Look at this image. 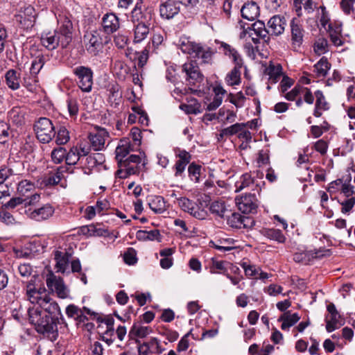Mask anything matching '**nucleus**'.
Here are the masks:
<instances>
[{
    "mask_svg": "<svg viewBox=\"0 0 355 355\" xmlns=\"http://www.w3.org/2000/svg\"><path fill=\"white\" fill-rule=\"evenodd\" d=\"M227 223L232 228L241 229L248 226L246 222H249L250 218L241 215L239 213L233 212L230 215L227 214Z\"/></svg>",
    "mask_w": 355,
    "mask_h": 355,
    "instance_id": "nucleus-23",
    "label": "nucleus"
},
{
    "mask_svg": "<svg viewBox=\"0 0 355 355\" xmlns=\"http://www.w3.org/2000/svg\"><path fill=\"white\" fill-rule=\"evenodd\" d=\"M178 159L175 162L173 166L175 169V176L181 177L185 170V168L188 164H189L191 155L185 150H179L178 153L176 154Z\"/></svg>",
    "mask_w": 355,
    "mask_h": 355,
    "instance_id": "nucleus-19",
    "label": "nucleus"
},
{
    "mask_svg": "<svg viewBox=\"0 0 355 355\" xmlns=\"http://www.w3.org/2000/svg\"><path fill=\"white\" fill-rule=\"evenodd\" d=\"M151 52V44H147L137 57V64L142 68L147 62L149 53Z\"/></svg>",
    "mask_w": 355,
    "mask_h": 355,
    "instance_id": "nucleus-58",
    "label": "nucleus"
},
{
    "mask_svg": "<svg viewBox=\"0 0 355 355\" xmlns=\"http://www.w3.org/2000/svg\"><path fill=\"white\" fill-rule=\"evenodd\" d=\"M257 162L259 166H266L270 163V150L266 146L258 153Z\"/></svg>",
    "mask_w": 355,
    "mask_h": 355,
    "instance_id": "nucleus-51",
    "label": "nucleus"
},
{
    "mask_svg": "<svg viewBox=\"0 0 355 355\" xmlns=\"http://www.w3.org/2000/svg\"><path fill=\"white\" fill-rule=\"evenodd\" d=\"M330 67L331 64L328 62L327 59L322 57L314 65V71L316 73L318 77H324L327 74Z\"/></svg>",
    "mask_w": 355,
    "mask_h": 355,
    "instance_id": "nucleus-38",
    "label": "nucleus"
},
{
    "mask_svg": "<svg viewBox=\"0 0 355 355\" xmlns=\"http://www.w3.org/2000/svg\"><path fill=\"white\" fill-rule=\"evenodd\" d=\"M148 205L150 209L157 214H161L167 209L166 202L160 196H151L148 199Z\"/></svg>",
    "mask_w": 355,
    "mask_h": 355,
    "instance_id": "nucleus-24",
    "label": "nucleus"
},
{
    "mask_svg": "<svg viewBox=\"0 0 355 355\" xmlns=\"http://www.w3.org/2000/svg\"><path fill=\"white\" fill-rule=\"evenodd\" d=\"M35 11L33 6H28L24 8V16L21 15L23 19L24 25L26 28L33 27L35 21Z\"/></svg>",
    "mask_w": 355,
    "mask_h": 355,
    "instance_id": "nucleus-40",
    "label": "nucleus"
},
{
    "mask_svg": "<svg viewBox=\"0 0 355 355\" xmlns=\"http://www.w3.org/2000/svg\"><path fill=\"white\" fill-rule=\"evenodd\" d=\"M95 207L98 214H103L110 208V204L106 199L98 200Z\"/></svg>",
    "mask_w": 355,
    "mask_h": 355,
    "instance_id": "nucleus-62",
    "label": "nucleus"
},
{
    "mask_svg": "<svg viewBox=\"0 0 355 355\" xmlns=\"http://www.w3.org/2000/svg\"><path fill=\"white\" fill-rule=\"evenodd\" d=\"M119 169L116 171V174L119 178L125 179L130 175L138 173V167L130 164L129 162H121L118 164Z\"/></svg>",
    "mask_w": 355,
    "mask_h": 355,
    "instance_id": "nucleus-33",
    "label": "nucleus"
},
{
    "mask_svg": "<svg viewBox=\"0 0 355 355\" xmlns=\"http://www.w3.org/2000/svg\"><path fill=\"white\" fill-rule=\"evenodd\" d=\"M6 82L8 87L12 89L17 90L20 87V74L15 69L8 70L5 75Z\"/></svg>",
    "mask_w": 355,
    "mask_h": 355,
    "instance_id": "nucleus-32",
    "label": "nucleus"
},
{
    "mask_svg": "<svg viewBox=\"0 0 355 355\" xmlns=\"http://www.w3.org/2000/svg\"><path fill=\"white\" fill-rule=\"evenodd\" d=\"M239 209L244 214L254 213L258 207L255 194L248 193L236 198Z\"/></svg>",
    "mask_w": 355,
    "mask_h": 355,
    "instance_id": "nucleus-13",
    "label": "nucleus"
},
{
    "mask_svg": "<svg viewBox=\"0 0 355 355\" xmlns=\"http://www.w3.org/2000/svg\"><path fill=\"white\" fill-rule=\"evenodd\" d=\"M211 243L215 249L220 252H227L234 248V240L230 238L219 239L215 242H211Z\"/></svg>",
    "mask_w": 355,
    "mask_h": 355,
    "instance_id": "nucleus-35",
    "label": "nucleus"
},
{
    "mask_svg": "<svg viewBox=\"0 0 355 355\" xmlns=\"http://www.w3.org/2000/svg\"><path fill=\"white\" fill-rule=\"evenodd\" d=\"M248 123H234L227 128H223V134L227 135L228 137L233 136L234 135H239V133L242 130L243 127H247Z\"/></svg>",
    "mask_w": 355,
    "mask_h": 355,
    "instance_id": "nucleus-55",
    "label": "nucleus"
},
{
    "mask_svg": "<svg viewBox=\"0 0 355 355\" xmlns=\"http://www.w3.org/2000/svg\"><path fill=\"white\" fill-rule=\"evenodd\" d=\"M28 313L29 321L35 326L37 333L43 334L51 341L58 338V319L49 316L46 313H42L39 308H28Z\"/></svg>",
    "mask_w": 355,
    "mask_h": 355,
    "instance_id": "nucleus-3",
    "label": "nucleus"
},
{
    "mask_svg": "<svg viewBox=\"0 0 355 355\" xmlns=\"http://www.w3.org/2000/svg\"><path fill=\"white\" fill-rule=\"evenodd\" d=\"M264 73L269 76V83L275 84L282 76V67L279 64H275L270 62L269 65L265 69Z\"/></svg>",
    "mask_w": 355,
    "mask_h": 355,
    "instance_id": "nucleus-26",
    "label": "nucleus"
},
{
    "mask_svg": "<svg viewBox=\"0 0 355 355\" xmlns=\"http://www.w3.org/2000/svg\"><path fill=\"white\" fill-rule=\"evenodd\" d=\"M152 332V329L149 327L142 326L140 323H134L132 326L128 336L130 339L137 338H143L146 337Z\"/></svg>",
    "mask_w": 355,
    "mask_h": 355,
    "instance_id": "nucleus-29",
    "label": "nucleus"
},
{
    "mask_svg": "<svg viewBox=\"0 0 355 355\" xmlns=\"http://www.w3.org/2000/svg\"><path fill=\"white\" fill-rule=\"evenodd\" d=\"M234 67L226 76L225 82L230 86L238 85L241 83V69Z\"/></svg>",
    "mask_w": 355,
    "mask_h": 355,
    "instance_id": "nucleus-39",
    "label": "nucleus"
},
{
    "mask_svg": "<svg viewBox=\"0 0 355 355\" xmlns=\"http://www.w3.org/2000/svg\"><path fill=\"white\" fill-rule=\"evenodd\" d=\"M55 260L56 261L55 268L57 272H64L69 262L67 253L56 251L55 252Z\"/></svg>",
    "mask_w": 355,
    "mask_h": 355,
    "instance_id": "nucleus-37",
    "label": "nucleus"
},
{
    "mask_svg": "<svg viewBox=\"0 0 355 355\" xmlns=\"http://www.w3.org/2000/svg\"><path fill=\"white\" fill-rule=\"evenodd\" d=\"M33 128L37 139L42 144H49L55 136V128L46 117H40Z\"/></svg>",
    "mask_w": 355,
    "mask_h": 355,
    "instance_id": "nucleus-7",
    "label": "nucleus"
},
{
    "mask_svg": "<svg viewBox=\"0 0 355 355\" xmlns=\"http://www.w3.org/2000/svg\"><path fill=\"white\" fill-rule=\"evenodd\" d=\"M207 3L205 15L209 18H214L218 15L217 8L215 6L216 0H205Z\"/></svg>",
    "mask_w": 355,
    "mask_h": 355,
    "instance_id": "nucleus-61",
    "label": "nucleus"
},
{
    "mask_svg": "<svg viewBox=\"0 0 355 355\" xmlns=\"http://www.w3.org/2000/svg\"><path fill=\"white\" fill-rule=\"evenodd\" d=\"M65 167L59 166L55 170L51 171L43 180L45 186H54L58 184L63 178Z\"/></svg>",
    "mask_w": 355,
    "mask_h": 355,
    "instance_id": "nucleus-25",
    "label": "nucleus"
},
{
    "mask_svg": "<svg viewBox=\"0 0 355 355\" xmlns=\"http://www.w3.org/2000/svg\"><path fill=\"white\" fill-rule=\"evenodd\" d=\"M123 260L128 265H134L137 263L136 252L133 248H128L127 252L124 253Z\"/></svg>",
    "mask_w": 355,
    "mask_h": 355,
    "instance_id": "nucleus-60",
    "label": "nucleus"
},
{
    "mask_svg": "<svg viewBox=\"0 0 355 355\" xmlns=\"http://www.w3.org/2000/svg\"><path fill=\"white\" fill-rule=\"evenodd\" d=\"M329 36L332 43L336 46H340L343 44V41L341 35V28L340 26L333 28L331 25H329Z\"/></svg>",
    "mask_w": 355,
    "mask_h": 355,
    "instance_id": "nucleus-45",
    "label": "nucleus"
},
{
    "mask_svg": "<svg viewBox=\"0 0 355 355\" xmlns=\"http://www.w3.org/2000/svg\"><path fill=\"white\" fill-rule=\"evenodd\" d=\"M41 292L37 291L34 284L28 282L26 286V295L28 300L32 304H40V301L44 299V297L41 296Z\"/></svg>",
    "mask_w": 355,
    "mask_h": 355,
    "instance_id": "nucleus-34",
    "label": "nucleus"
},
{
    "mask_svg": "<svg viewBox=\"0 0 355 355\" xmlns=\"http://www.w3.org/2000/svg\"><path fill=\"white\" fill-rule=\"evenodd\" d=\"M229 101L234 104L237 108H240L244 106L245 97L241 92L233 94L230 93L228 95Z\"/></svg>",
    "mask_w": 355,
    "mask_h": 355,
    "instance_id": "nucleus-54",
    "label": "nucleus"
},
{
    "mask_svg": "<svg viewBox=\"0 0 355 355\" xmlns=\"http://www.w3.org/2000/svg\"><path fill=\"white\" fill-rule=\"evenodd\" d=\"M254 184V180H252L251 175L249 173L243 174L238 180L236 184V191H240L245 188L250 187Z\"/></svg>",
    "mask_w": 355,
    "mask_h": 355,
    "instance_id": "nucleus-46",
    "label": "nucleus"
},
{
    "mask_svg": "<svg viewBox=\"0 0 355 355\" xmlns=\"http://www.w3.org/2000/svg\"><path fill=\"white\" fill-rule=\"evenodd\" d=\"M35 189L34 184L26 180L19 182L17 186V193L22 198H26Z\"/></svg>",
    "mask_w": 355,
    "mask_h": 355,
    "instance_id": "nucleus-42",
    "label": "nucleus"
},
{
    "mask_svg": "<svg viewBox=\"0 0 355 355\" xmlns=\"http://www.w3.org/2000/svg\"><path fill=\"white\" fill-rule=\"evenodd\" d=\"M225 263L227 262L223 261H217L214 259H212L209 265V271L211 273H223L225 275L226 268Z\"/></svg>",
    "mask_w": 355,
    "mask_h": 355,
    "instance_id": "nucleus-52",
    "label": "nucleus"
},
{
    "mask_svg": "<svg viewBox=\"0 0 355 355\" xmlns=\"http://www.w3.org/2000/svg\"><path fill=\"white\" fill-rule=\"evenodd\" d=\"M198 3V0H162L160 16L167 19H171L180 11L181 6L193 7Z\"/></svg>",
    "mask_w": 355,
    "mask_h": 355,
    "instance_id": "nucleus-6",
    "label": "nucleus"
},
{
    "mask_svg": "<svg viewBox=\"0 0 355 355\" xmlns=\"http://www.w3.org/2000/svg\"><path fill=\"white\" fill-rule=\"evenodd\" d=\"M55 209L50 204H45L38 208L30 207L25 211L26 216L35 221H43L53 216Z\"/></svg>",
    "mask_w": 355,
    "mask_h": 355,
    "instance_id": "nucleus-12",
    "label": "nucleus"
},
{
    "mask_svg": "<svg viewBox=\"0 0 355 355\" xmlns=\"http://www.w3.org/2000/svg\"><path fill=\"white\" fill-rule=\"evenodd\" d=\"M342 205L341 211L344 214L347 213L352 210L353 207L355 205V198L352 197L350 198L346 199L344 201L340 202Z\"/></svg>",
    "mask_w": 355,
    "mask_h": 355,
    "instance_id": "nucleus-63",
    "label": "nucleus"
},
{
    "mask_svg": "<svg viewBox=\"0 0 355 355\" xmlns=\"http://www.w3.org/2000/svg\"><path fill=\"white\" fill-rule=\"evenodd\" d=\"M131 150V144L126 140H121L120 144L116 148V159L118 162V164L123 162Z\"/></svg>",
    "mask_w": 355,
    "mask_h": 355,
    "instance_id": "nucleus-31",
    "label": "nucleus"
},
{
    "mask_svg": "<svg viewBox=\"0 0 355 355\" xmlns=\"http://www.w3.org/2000/svg\"><path fill=\"white\" fill-rule=\"evenodd\" d=\"M76 76L78 87L83 92H89L93 85V71L91 68L85 66H78L73 69Z\"/></svg>",
    "mask_w": 355,
    "mask_h": 355,
    "instance_id": "nucleus-8",
    "label": "nucleus"
},
{
    "mask_svg": "<svg viewBox=\"0 0 355 355\" xmlns=\"http://www.w3.org/2000/svg\"><path fill=\"white\" fill-rule=\"evenodd\" d=\"M241 29L243 31L241 33L240 37L243 38L247 34L250 37H252V41L254 44L259 43V39H262L267 42L269 40V32L268 28L266 27V25L262 21H257L252 25H247L240 21L239 22Z\"/></svg>",
    "mask_w": 355,
    "mask_h": 355,
    "instance_id": "nucleus-5",
    "label": "nucleus"
},
{
    "mask_svg": "<svg viewBox=\"0 0 355 355\" xmlns=\"http://www.w3.org/2000/svg\"><path fill=\"white\" fill-rule=\"evenodd\" d=\"M328 51V42L324 37L318 38L314 44V51L318 55L325 53Z\"/></svg>",
    "mask_w": 355,
    "mask_h": 355,
    "instance_id": "nucleus-56",
    "label": "nucleus"
},
{
    "mask_svg": "<svg viewBox=\"0 0 355 355\" xmlns=\"http://www.w3.org/2000/svg\"><path fill=\"white\" fill-rule=\"evenodd\" d=\"M67 107L69 114L73 116L78 112V103L76 99L70 98L67 101Z\"/></svg>",
    "mask_w": 355,
    "mask_h": 355,
    "instance_id": "nucleus-64",
    "label": "nucleus"
},
{
    "mask_svg": "<svg viewBox=\"0 0 355 355\" xmlns=\"http://www.w3.org/2000/svg\"><path fill=\"white\" fill-rule=\"evenodd\" d=\"M329 250H326L323 248H320L318 250H310L306 253H300V254H295L293 259L296 262L303 261L304 257H306V254L311 256L312 258H322V257L326 255V253H329Z\"/></svg>",
    "mask_w": 355,
    "mask_h": 355,
    "instance_id": "nucleus-36",
    "label": "nucleus"
},
{
    "mask_svg": "<svg viewBox=\"0 0 355 355\" xmlns=\"http://www.w3.org/2000/svg\"><path fill=\"white\" fill-rule=\"evenodd\" d=\"M300 319L297 313L291 314L290 311L284 312L279 318L278 321L282 322L281 328L282 330H288L289 328L296 324Z\"/></svg>",
    "mask_w": 355,
    "mask_h": 355,
    "instance_id": "nucleus-28",
    "label": "nucleus"
},
{
    "mask_svg": "<svg viewBox=\"0 0 355 355\" xmlns=\"http://www.w3.org/2000/svg\"><path fill=\"white\" fill-rule=\"evenodd\" d=\"M182 71L186 74V80L190 85H195L203 80V75L196 61L191 60L182 65Z\"/></svg>",
    "mask_w": 355,
    "mask_h": 355,
    "instance_id": "nucleus-11",
    "label": "nucleus"
},
{
    "mask_svg": "<svg viewBox=\"0 0 355 355\" xmlns=\"http://www.w3.org/2000/svg\"><path fill=\"white\" fill-rule=\"evenodd\" d=\"M129 42V37L126 33H118L114 37V43L119 49H124Z\"/></svg>",
    "mask_w": 355,
    "mask_h": 355,
    "instance_id": "nucleus-57",
    "label": "nucleus"
},
{
    "mask_svg": "<svg viewBox=\"0 0 355 355\" xmlns=\"http://www.w3.org/2000/svg\"><path fill=\"white\" fill-rule=\"evenodd\" d=\"M108 137V132L103 128L98 130L95 133H90L89 136L92 147L94 150H101L103 149L105 141Z\"/></svg>",
    "mask_w": 355,
    "mask_h": 355,
    "instance_id": "nucleus-20",
    "label": "nucleus"
},
{
    "mask_svg": "<svg viewBox=\"0 0 355 355\" xmlns=\"http://www.w3.org/2000/svg\"><path fill=\"white\" fill-rule=\"evenodd\" d=\"M97 320L106 324L107 329L105 331V335L112 337L114 334V320L112 316L107 315L104 317L103 318L98 316L97 318Z\"/></svg>",
    "mask_w": 355,
    "mask_h": 355,
    "instance_id": "nucleus-50",
    "label": "nucleus"
},
{
    "mask_svg": "<svg viewBox=\"0 0 355 355\" xmlns=\"http://www.w3.org/2000/svg\"><path fill=\"white\" fill-rule=\"evenodd\" d=\"M80 159V151L77 147H72L68 153L66 152L65 162L68 165H75Z\"/></svg>",
    "mask_w": 355,
    "mask_h": 355,
    "instance_id": "nucleus-49",
    "label": "nucleus"
},
{
    "mask_svg": "<svg viewBox=\"0 0 355 355\" xmlns=\"http://www.w3.org/2000/svg\"><path fill=\"white\" fill-rule=\"evenodd\" d=\"M101 26L105 34H112L120 28L119 18L113 12L106 13L102 17Z\"/></svg>",
    "mask_w": 355,
    "mask_h": 355,
    "instance_id": "nucleus-15",
    "label": "nucleus"
},
{
    "mask_svg": "<svg viewBox=\"0 0 355 355\" xmlns=\"http://www.w3.org/2000/svg\"><path fill=\"white\" fill-rule=\"evenodd\" d=\"M46 285L51 291L55 292L58 297L65 299L69 295V291L62 278L57 277L52 271H49L46 279Z\"/></svg>",
    "mask_w": 355,
    "mask_h": 355,
    "instance_id": "nucleus-9",
    "label": "nucleus"
},
{
    "mask_svg": "<svg viewBox=\"0 0 355 355\" xmlns=\"http://www.w3.org/2000/svg\"><path fill=\"white\" fill-rule=\"evenodd\" d=\"M8 118L15 124H21L24 121V113L19 107H12L8 112Z\"/></svg>",
    "mask_w": 355,
    "mask_h": 355,
    "instance_id": "nucleus-44",
    "label": "nucleus"
},
{
    "mask_svg": "<svg viewBox=\"0 0 355 355\" xmlns=\"http://www.w3.org/2000/svg\"><path fill=\"white\" fill-rule=\"evenodd\" d=\"M55 144L58 146L66 144L70 139L69 132L64 126H60V128L55 130Z\"/></svg>",
    "mask_w": 355,
    "mask_h": 355,
    "instance_id": "nucleus-43",
    "label": "nucleus"
},
{
    "mask_svg": "<svg viewBox=\"0 0 355 355\" xmlns=\"http://www.w3.org/2000/svg\"><path fill=\"white\" fill-rule=\"evenodd\" d=\"M180 49L184 53L189 54L192 58L201 60L203 64H212L213 56L216 51L212 48L191 42L188 39L181 41Z\"/></svg>",
    "mask_w": 355,
    "mask_h": 355,
    "instance_id": "nucleus-4",
    "label": "nucleus"
},
{
    "mask_svg": "<svg viewBox=\"0 0 355 355\" xmlns=\"http://www.w3.org/2000/svg\"><path fill=\"white\" fill-rule=\"evenodd\" d=\"M177 202L182 211L188 212L197 219L203 220L207 216V212L204 209H201L196 202L186 197L178 198Z\"/></svg>",
    "mask_w": 355,
    "mask_h": 355,
    "instance_id": "nucleus-10",
    "label": "nucleus"
},
{
    "mask_svg": "<svg viewBox=\"0 0 355 355\" xmlns=\"http://www.w3.org/2000/svg\"><path fill=\"white\" fill-rule=\"evenodd\" d=\"M241 13L243 18L254 21L259 16V7L255 1H248L241 8Z\"/></svg>",
    "mask_w": 355,
    "mask_h": 355,
    "instance_id": "nucleus-22",
    "label": "nucleus"
},
{
    "mask_svg": "<svg viewBox=\"0 0 355 355\" xmlns=\"http://www.w3.org/2000/svg\"><path fill=\"white\" fill-rule=\"evenodd\" d=\"M315 96L316 98V101L313 115L315 117H320L322 114V111L329 110V106L322 92L317 90L315 92Z\"/></svg>",
    "mask_w": 355,
    "mask_h": 355,
    "instance_id": "nucleus-27",
    "label": "nucleus"
},
{
    "mask_svg": "<svg viewBox=\"0 0 355 355\" xmlns=\"http://www.w3.org/2000/svg\"><path fill=\"white\" fill-rule=\"evenodd\" d=\"M263 235L268 239L280 243H284L286 239L282 231L276 229H266L263 230Z\"/></svg>",
    "mask_w": 355,
    "mask_h": 355,
    "instance_id": "nucleus-47",
    "label": "nucleus"
},
{
    "mask_svg": "<svg viewBox=\"0 0 355 355\" xmlns=\"http://www.w3.org/2000/svg\"><path fill=\"white\" fill-rule=\"evenodd\" d=\"M87 51L96 55L98 49L102 46L101 37L96 31L87 33L84 36Z\"/></svg>",
    "mask_w": 355,
    "mask_h": 355,
    "instance_id": "nucleus-17",
    "label": "nucleus"
},
{
    "mask_svg": "<svg viewBox=\"0 0 355 355\" xmlns=\"http://www.w3.org/2000/svg\"><path fill=\"white\" fill-rule=\"evenodd\" d=\"M153 15V10L151 8H146L141 3L137 2L130 16L133 24L135 44L141 42L148 37Z\"/></svg>",
    "mask_w": 355,
    "mask_h": 355,
    "instance_id": "nucleus-2",
    "label": "nucleus"
},
{
    "mask_svg": "<svg viewBox=\"0 0 355 355\" xmlns=\"http://www.w3.org/2000/svg\"><path fill=\"white\" fill-rule=\"evenodd\" d=\"M287 25L284 16L275 15L268 21L269 35L279 36L282 35Z\"/></svg>",
    "mask_w": 355,
    "mask_h": 355,
    "instance_id": "nucleus-16",
    "label": "nucleus"
},
{
    "mask_svg": "<svg viewBox=\"0 0 355 355\" xmlns=\"http://www.w3.org/2000/svg\"><path fill=\"white\" fill-rule=\"evenodd\" d=\"M46 62L45 57L42 53H39L36 56L33 58L31 64L29 68V78L35 83L38 82L37 75L42 69ZM28 76V74H26Z\"/></svg>",
    "mask_w": 355,
    "mask_h": 355,
    "instance_id": "nucleus-18",
    "label": "nucleus"
},
{
    "mask_svg": "<svg viewBox=\"0 0 355 355\" xmlns=\"http://www.w3.org/2000/svg\"><path fill=\"white\" fill-rule=\"evenodd\" d=\"M209 210L211 214L221 218H224L227 214L231 212L227 209L225 202L221 200L213 201L210 205Z\"/></svg>",
    "mask_w": 355,
    "mask_h": 355,
    "instance_id": "nucleus-30",
    "label": "nucleus"
},
{
    "mask_svg": "<svg viewBox=\"0 0 355 355\" xmlns=\"http://www.w3.org/2000/svg\"><path fill=\"white\" fill-rule=\"evenodd\" d=\"M292 45L294 49L300 47L303 42L304 31L302 26L293 19L291 22Z\"/></svg>",
    "mask_w": 355,
    "mask_h": 355,
    "instance_id": "nucleus-21",
    "label": "nucleus"
},
{
    "mask_svg": "<svg viewBox=\"0 0 355 355\" xmlns=\"http://www.w3.org/2000/svg\"><path fill=\"white\" fill-rule=\"evenodd\" d=\"M40 310L42 309V313H46L49 316L59 320L62 318L60 309L57 302L53 301L48 295L44 296V299L40 301V304L37 307Z\"/></svg>",
    "mask_w": 355,
    "mask_h": 355,
    "instance_id": "nucleus-14",
    "label": "nucleus"
},
{
    "mask_svg": "<svg viewBox=\"0 0 355 355\" xmlns=\"http://www.w3.org/2000/svg\"><path fill=\"white\" fill-rule=\"evenodd\" d=\"M73 38V24L70 19L65 17L61 20L54 31L43 32L40 40L42 44L48 50H54L60 46L67 48Z\"/></svg>",
    "mask_w": 355,
    "mask_h": 355,
    "instance_id": "nucleus-1",
    "label": "nucleus"
},
{
    "mask_svg": "<svg viewBox=\"0 0 355 355\" xmlns=\"http://www.w3.org/2000/svg\"><path fill=\"white\" fill-rule=\"evenodd\" d=\"M202 166L192 162L188 167V174L190 180L196 183L200 182L202 175Z\"/></svg>",
    "mask_w": 355,
    "mask_h": 355,
    "instance_id": "nucleus-41",
    "label": "nucleus"
},
{
    "mask_svg": "<svg viewBox=\"0 0 355 355\" xmlns=\"http://www.w3.org/2000/svg\"><path fill=\"white\" fill-rule=\"evenodd\" d=\"M191 336L193 339H197L198 336L193 333V330L191 329L187 334H186L179 341L178 345V351L182 352L185 351L189 347V340L188 337Z\"/></svg>",
    "mask_w": 355,
    "mask_h": 355,
    "instance_id": "nucleus-59",
    "label": "nucleus"
},
{
    "mask_svg": "<svg viewBox=\"0 0 355 355\" xmlns=\"http://www.w3.org/2000/svg\"><path fill=\"white\" fill-rule=\"evenodd\" d=\"M66 149L63 147H58L54 148L51 153V157L52 161L55 164H60L64 159H65Z\"/></svg>",
    "mask_w": 355,
    "mask_h": 355,
    "instance_id": "nucleus-53",
    "label": "nucleus"
},
{
    "mask_svg": "<svg viewBox=\"0 0 355 355\" xmlns=\"http://www.w3.org/2000/svg\"><path fill=\"white\" fill-rule=\"evenodd\" d=\"M148 44H151L152 53H157V51L164 45L163 35L159 33H154L151 41Z\"/></svg>",
    "mask_w": 355,
    "mask_h": 355,
    "instance_id": "nucleus-48",
    "label": "nucleus"
}]
</instances>
